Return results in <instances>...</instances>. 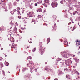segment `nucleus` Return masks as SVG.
Here are the masks:
<instances>
[{"label":"nucleus","instance_id":"obj_39","mask_svg":"<svg viewBox=\"0 0 80 80\" xmlns=\"http://www.w3.org/2000/svg\"><path fill=\"white\" fill-rule=\"evenodd\" d=\"M71 57H75V55H74L71 54Z\"/></svg>","mask_w":80,"mask_h":80},{"label":"nucleus","instance_id":"obj_30","mask_svg":"<svg viewBox=\"0 0 80 80\" xmlns=\"http://www.w3.org/2000/svg\"><path fill=\"white\" fill-rule=\"evenodd\" d=\"M16 10H18V11H19V12H20V11H19V10H20V8L19 7H18L17 8V9H16Z\"/></svg>","mask_w":80,"mask_h":80},{"label":"nucleus","instance_id":"obj_29","mask_svg":"<svg viewBox=\"0 0 80 80\" xmlns=\"http://www.w3.org/2000/svg\"><path fill=\"white\" fill-rule=\"evenodd\" d=\"M64 43L65 45H68V42H67L66 41H64Z\"/></svg>","mask_w":80,"mask_h":80},{"label":"nucleus","instance_id":"obj_63","mask_svg":"<svg viewBox=\"0 0 80 80\" xmlns=\"http://www.w3.org/2000/svg\"><path fill=\"white\" fill-rule=\"evenodd\" d=\"M34 24H35V22H34Z\"/></svg>","mask_w":80,"mask_h":80},{"label":"nucleus","instance_id":"obj_36","mask_svg":"<svg viewBox=\"0 0 80 80\" xmlns=\"http://www.w3.org/2000/svg\"><path fill=\"white\" fill-rule=\"evenodd\" d=\"M1 1H2V2H5V1H7H7H8V0H1Z\"/></svg>","mask_w":80,"mask_h":80},{"label":"nucleus","instance_id":"obj_54","mask_svg":"<svg viewBox=\"0 0 80 80\" xmlns=\"http://www.w3.org/2000/svg\"><path fill=\"white\" fill-rule=\"evenodd\" d=\"M31 72L32 73L33 72V71L32 70H31Z\"/></svg>","mask_w":80,"mask_h":80},{"label":"nucleus","instance_id":"obj_15","mask_svg":"<svg viewBox=\"0 0 80 80\" xmlns=\"http://www.w3.org/2000/svg\"><path fill=\"white\" fill-rule=\"evenodd\" d=\"M69 2H76L77 0H68Z\"/></svg>","mask_w":80,"mask_h":80},{"label":"nucleus","instance_id":"obj_23","mask_svg":"<svg viewBox=\"0 0 80 80\" xmlns=\"http://www.w3.org/2000/svg\"><path fill=\"white\" fill-rule=\"evenodd\" d=\"M5 65L6 66H8V65H9V63H8V62H6Z\"/></svg>","mask_w":80,"mask_h":80},{"label":"nucleus","instance_id":"obj_6","mask_svg":"<svg viewBox=\"0 0 80 80\" xmlns=\"http://www.w3.org/2000/svg\"><path fill=\"white\" fill-rule=\"evenodd\" d=\"M65 63L66 65H70V64L72 63V61H71V60L68 59L66 61Z\"/></svg>","mask_w":80,"mask_h":80},{"label":"nucleus","instance_id":"obj_2","mask_svg":"<svg viewBox=\"0 0 80 80\" xmlns=\"http://www.w3.org/2000/svg\"><path fill=\"white\" fill-rule=\"evenodd\" d=\"M61 55L65 58H68V53L67 52L64 51V52H61Z\"/></svg>","mask_w":80,"mask_h":80},{"label":"nucleus","instance_id":"obj_62","mask_svg":"<svg viewBox=\"0 0 80 80\" xmlns=\"http://www.w3.org/2000/svg\"><path fill=\"white\" fill-rule=\"evenodd\" d=\"M12 22H11V23H10V24H11V25H12Z\"/></svg>","mask_w":80,"mask_h":80},{"label":"nucleus","instance_id":"obj_25","mask_svg":"<svg viewBox=\"0 0 80 80\" xmlns=\"http://www.w3.org/2000/svg\"><path fill=\"white\" fill-rule=\"evenodd\" d=\"M2 30V31H4V30H5V27H1Z\"/></svg>","mask_w":80,"mask_h":80},{"label":"nucleus","instance_id":"obj_17","mask_svg":"<svg viewBox=\"0 0 80 80\" xmlns=\"http://www.w3.org/2000/svg\"><path fill=\"white\" fill-rule=\"evenodd\" d=\"M19 31L20 33H22V32H23V31H24V29L21 28V30H19Z\"/></svg>","mask_w":80,"mask_h":80},{"label":"nucleus","instance_id":"obj_31","mask_svg":"<svg viewBox=\"0 0 80 80\" xmlns=\"http://www.w3.org/2000/svg\"><path fill=\"white\" fill-rule=\"evenodd\" d=\"M27 68H24L22 70L23 72H25V70H27Z\"/></svg>","mask_w":80,"mask_h":80},{"label":"nucleus","instance_id":"obj_64","mask_svg":"<svg viewBox=\"0 0 80 80\" xmlns=\"http://www.w3.org/2000/svg\"><path fill=\"white\" fill-rule=\"evenodd\" d=\"M5 57H7V55H5Z\"/></svg>","mask_w":80,"mask_h":80},{"label":"nucleus","instance_id":"obj_46","mask_svg":"<svg viewBox=\"0 0 80 80\" xmlns=\"http://www.w3.org/2000/svg\"><path fill=\"white\" fill-rule=\"evenodd\" d=\"M69 10H72V8L71 7H70L69 8Z\"/></svg>","mask_w":80,"mask_h":80},{"label":"nucleus","instance_id":"obj_20","mask_svg":"<svg viewBox=\"0 0 80 80\" xmlns=\"http://www.w3.org/2000/svg\"><path fill=\"white\" fill-rule=\"evenodd\" d=\"M28 59H30V60H32V57H31V56L28 57L27 58V60H28Z\"/></svg>","mask_w":80,"mask_h":80},{"label":"nucleus","instance_id":"obj_48","mask_svg":"<svg viewBox=\"0 0 80 80\" xmlns=\"http://www.w3.org/2000/svg\"><path fill=\"white\" fill-rule=\"evenodd\" d=\"M78 53L79 55H80V51L78 52Z\"/></svg>","mask_w":80,"mask_h":80},{"label":"nucleus","instance_id":"obj_7","mask_svg":"<svg viewBox=\"0 0 80 80\" xmlns=\"http://www.w3.org/2000/svg\"><path fill=\"white\" fill-rule=\"evenodd\" d=\"M15 12H17L18 15H20V12H19V11L17 10L16 9L13 10V11H11L10 12V13H11L12 15H13V13H15Z\"/></svg>","mask_w":80,"mask_h":80},{"label":"nucleus","instance_id":"obj_38","mask_svg":"<svg viewBox=\"0 0 80 80\" xmlns=\"http://www.w3.org/2000/svg\"><path fill=\"white\" fill-rule=\"evenodd\" d=\"M35 20L34 19H32V23H33V22H35Z\"/></svg>","mask_w":80,"mask_h":80},{"label":"nucleus","instance_id":"obj_10","mask_svg":"<svg viewBox=\"0 0 80 80\" xmlns=\"http://www.w3.org/2000/svg\"><path fill=\"white\" fill-rule=\"evenodd\" d=\"M45 70L48 71V72H52V70L50 68H45Z\"/></svg>","mask_w":80,"mask_h":80},{"label":"nucleus","instance_id":"obj_52","mask_svg":"<svg viewBox=\"0 0 80 80\" xmlns=\"http://www.w3.org/2000/svg\"><path fill=\"white\" fill-rule=\"evenodd\" d=\"M20 0H16V1H18H18Z\"/></svg>","mask_w":80,"mask_h":80},{"label":"nucleus","instance_id":"obj_40","mask_svg":"<svg viewBox=\"0 0 80 80\" xmlns=\"http://www.w3.org/2000/svg\"><path fill=\"white\" fill-rule=\"evenodd\" d=\"M2 73L4 75H5V71L3 70L2 71Z\"/></svg>","mask_w":80,"mask_h":80},{"label":"nucleus","instance_id":"obj_47","mask_svg":"<svg viewBox=\"0 0 80 80\" xmlns=\"http://www.w3.org/2000/svg\"><path fill=\"white\" fill-rule=\"evenodd\" d=\"M59 74H62V72H59Z\"/></svg>","mask_w":80,"mask_h":80},{"label":"nucleus","instance_id":"obj_32","mask_svg":"<svg viewBox=\"0 0 80 80\" xmlns=\"http://www.w3.org/2000/svg\"><path fill=\"white\" fill-rule=\"evenodd\" d=\"M36 50V48H35L33 49L32 50V52H35V51Z\"/></svg>","mask_w":80,"mask_h":80},{"label":"nucleus","instance_id":"obj_14","mask_svg":"<svg viewBox=\"0 0 80 80\" xmlns=\"http://www.w3.org/2000/svg\"><path fill=\"white\" fill-rule=\"evenodd\" d=\"M5 3H1V5H0V8H1V7H4L5 6Z\"/></svg>","mask_w":80,"mask_h":80},{"label":"nucleus","instance_id":"obj_51","mask_svg":"<svg viewBox=\"0 0 80 80\" xmlns=\"http://www.w3.org/2000/svg\"><path fill=\"white\" fill-rule=\"evenodd\" d=\"M45 64H46V65L47 64V62H45Z\"/></svg>","mask_w":80,"mask_h":80},{"label":"nucleus","instance_id":"obj_28","mask_svg":"<svg viewBox=\"0 0 80 80\" xmlns=\"http://www.w3.org/2000/svg\"><path fill=\"white\" fill-rule=\"evenodd\" d=\"M39 45L40 47H42V46L43 44H42V43L40 42L39 43Z\"/></svg>","mask_w":80,"mask_h":80},{"label":"nucleus","instance_id":"obj_16","mask_svg":"<svg viewBox=\"0 0 80 80\" xmlns=\"http://www.w3.org/2000/svg\"><path fill=\"white\" fill-rule=\"evenodd\" d=\"M72 73L73 74H75V73H78V72L75 70H72Z\"/></svg>","mask_w":80,"mask_h":80},{"label":"nucleus","instance_id":"obj_1","mask_svg":"<svg viewBox=\"0 0 80 80\" xmlns=\"http://www.w3.org/2000/svg\"><path fill=\"white\" fill-rule=\"evenodd\" d=\"M12 28V30H14V31H15V32H16L17 34L18 35H19L20 33V31H17V28H16V26H15V25H13L11 27V28H10V29Z\"/></svg>","mask_w":80,"mask_h":80},{"label":"nucleus","instance_id":"obj_57","mask_svg":"<svg viewBox=\"0 0 80 80\" xmlns=\"http://www.w3.org/2000/svg\"><path fill=\"white\" fill-rule=\"evenodd\" d=\"M54 26L55 27V26H56V24H54Z\"/></svg>","mask_w":80,"mask_h":80},{"label":"nucleus","instance_id":"obj_26","mask_svg":"<svg viewBox=\"0 0 80 80\" xmlns=\"http://www.w3.org/2000/svg\"><path fill=\"white\" fill-rule=\"evenodd\" d=\"M0 65L2 67H3V64L2 62H0Z\"/></svg>","mask_w":80,"mask_h":80},{"label":"nucleus","instance_id":"obj_12","mask_svg":"<svg viewBox=\"0 0 80 80\" xmlns=\"http://www.w3.org/2000/svg\"><path fill=\"white\" fill-rule=\"evenodd\" d=\"M15 46H17V44H15L13 43V45L11 47V48H16V47L15 46Z\"/></svg>","mask_w":80,"mask_h":80},{"label":"nucleus","instance_id":"obj_53","mask_svg":"<svg viewBox=\"0 0 80 80\" xmlns=\"http://www.w3.org/2000/svg\"><path fill=\"white\" fill-rule=\"evenodd\" d=\"M29 43H32V42H29Z\"/></svg>","mask_w":80,"mask_h":80},{"label":"nucleus","instance_id":"obj_58","mask_svg":"<svg viewBox=\"0 0 80 80\" xmlns=\"http://www.w3.org/2000/svg\"><path fill=\"white\" fill-rule=\"evenodd\" d=\"M54 80H58V79H54Z\"/></svg>","mask_w":80,"mask_h":80},{"label":"nucleus","instance_id":"obj_4","mask_svg":"<svg viewBox=\"0 0 80 80\" xmlns=\"http://www.w3.org/2000/svg\"><path fill=\"white\" fill-rule=\"evenodd\" d=\"M44 4H43L42 5H44L45 7H47L48 5H50L49 3V0H45L44 1Z\"/></svg>","mask_w":80,"mask_h":80},{"label":"nucleus","instance_id":"obj_43","mask_svg":"<svg viewBox=\"0 0 80 80\" xmlns=\"http://www.w3.org/2000/svg\"><path fill=\"white\" fill-rule=\"evenodd\" d=\"M38 17L39 18H42V16L40 15H39L38 16Z\"/></svg>","mask_w":80,"mask_h":80},{"label":"nucleus","instance_id":"obj_35","mask_svg":"<svg viewBox=\"0 0 80 80\" xmlns=\"http://www.w3.org/2000/svg\"><path fill=\"white\" fill-rule=\"evenodd\" d=\"M60 3L61 4H63H63H64V3H63V1H61L60 2Z\"/></svg>","mask_w":80,"mask_h":80},{"label":"nucleus","instance_id":"obj_24","mask_svg":"<svg viewBox=\"0 0 80 80\" xmlns=\"http://www.w3.org/2000/svg\"><path fill=\"white\" fill-rule=\"evenodd\" d=\"M61 60H62V59H61L60 58H58L57 59L58 62H60V61H61Z\"/></svg>","mask_w":80,"mask_h":80},{"label":"nucleus","instance_id":"obj_42","mask_svg":"<svg viewBox=\"0 0 80 80\" xmlns=\"http://www.w3.org/2000/svg\"><path fill=\"white\" fill-rule=\"evenodd\" d=\"M30 8H31V9H32V8H33V6L31 5L30 6Z\"/></svg>","mask_w":80,"mask_h":80},{"label":"nucleus","instance_id":"obj_41","mask_svg":"<svg viewBox=\"0 0 80 80\" xmlns=\"http://www.w3.org/2000/svg\"><path fill=\"white\" fill-rule=\"evenodd\" d=\"M31 79H32V78H31L30 77H28L27 79L28 80H31Z\"/></svg>","mask_w":80,"mask_h":80},{"label":"nucleus","instance_id":"obj_61","mask_svg":"<svg viewBox=\"0 0 80 80\" xmlns=\"http://www.w3.org/2000/svg\"><path fill=\"white\" fill-rule=\"evenodd\" d=\"M52 58V59H54V58Z\"/></svg>","mask_w":80,"mask_h":80},{"label":"nucleus","instance_id":"obj_55","mask_svg":"<svg viewBox=\"0 0 80 80\" xmlns=\"http://www.w3.org/2000/svg\"><path fill=\"white\" fill-rule=\"evenodd\" d=\"M57 22H59V20H58Z\"/></svg>","mask_w":80,"mask_h":80},{"label":"nucleus","instance_id":"obj_56","mask_svg":"<svg viewBox=\"0 0 80 80\" xmlns=\"http://www.w3.org/2000/svg\"><path fill=\"white\" fill-rule=\"evenodd\" d=\"M24 10H22V12H24Z\"/></svg>","mask_w":80,"mask_h":80},{"label":"nucleus","instance_id":"obj_50","mask_svg":"<svg viewBox=\"0 0 80 80\" xmlns=\"http://www.w3.org/2000/svg\"><path fill=\"white\" fill-rule=\"evenodd\" d=\"M1 50H3V48H1Z\"/></svg>","mask_w":80,"mask_h":80},{"label":"nucleus","instance_id":"obj_49","mask_svg":"<svg viewBox=\"0 0 80 80\" xmlns=\"http://www.w3.org/2000/svg\"><path fill=\"white\" fill-rule=\"evenodd\" d=\"M16 25H18V24H17V22H16Z\"/></svg>","mask_w":80,"mask_h":80},{"label":"nucleus","instance_id":"obj_11","mask_svg":"<svg viewBox=\"0 0 80 80\" xmlns=\"http://www.w3.org/2000/svg\"><path fill=\"white\" fill-rule=\"evenodd\" d=\"M76 46H78V45H80V40H77L76 41Z\"/></svg>","mask_w":80,"mask_h":80},{"label":"nucleus","instance_id":"obj_13","mask_svg":"<svg viewBox=\"0 0 80 80\" xmlns=\"http://www.w3.org/2000/svg\"><path fill=\"white\" fill-rule=\"evenodd\" d=\"M8 5L9 6V9H11V8H12V7H13V6L12 5V4L11 3H10L9 4H8Z\"/></svg>","mask_w":80,"mask_h":80},{"label":"nucleus","instance_id":"obj_9","mask_svg":"<svg viewBox=\"0 0 80 80\" xmlns=\"http://www.w3.org/2000/svg\"><path fill=\"white\" fill-rule=\"evenodd\" d=\"M8 40L12 42H14V38L12 37H10V38H8Z\"/></svg>","mask_w":80,"mask_h":80},{"label":"nucleus","instance_id":"obj_34","mask_svg":"<svg viewBox=\"0 0 80 80\" xmlns=\"http://www.w3.org/2000/svg\"><path fill=\"white\" fill-rule=\"evenodd\" d=\"M38 11L39 12H42V9H39L38 10Z\"/></svg>","mask_w":80,"mask_h":80},{"label":"nucleus","instance_id":"obj_19","mask_svg":"<svg viewBox=\"0 0 80 80\" xmlns=\"http://www.w3.org/2000/svg\"><path fill=\"white\" fill-rule=\"evenodd\" d=\"M42 3V0H38L37 3L38 4H40Z\"/></svg>","mask_w":80,"mask_h":80},{"label":"nucleus","instance_id":"obj_27","mask_svg":"<svg viewBox=\"0 0 80 80\" xmlns=\"http://www.w3.org/2000/svg\"><path fill=\"white\" fill-rule=\"evenodd\" d=\"M50 42V39H49V38L48 39H47V43H48V42Z\"/></svg>","mask_w":80,"mask_h":80},{"label":"nucleus","instance_id":"obj_22","mask_svg":"<svg viewBox=\"0 0 80 80\" xmlns=\"http://www.w3.org/2000/svg\"><path fill=\"white\" fill-rule=\"evenodd\" d=\"M80 21V17L76 19V21Z\"/></svg>","mask_w":80,"mask_h":80},{"label":"nucleus","instance_id":"obj_3","mask_svg":"<svg viewBox=\"0 0 80 80\" xmlns=\"http://www.w3.org/2000/svg\"><path fill=\"white\" fill-rule=\"evenodd\" d=\"M33 65H34L32 64L31 62H29L28 64H27V66H28V67H29L30 70H33L34 68Z\"/></svg>","mask_w":80,"mask_h":80},{"label":"nucleus","instance_id":"obj_21","mask_svg":"<svg viewBox=\"0 0 80 80\" xmlns=\"http://www.w3.org/2000/svg\"><path fill=\"white\" fill-rule=\"evenodd\" d=\"M66 62V61H65V60H62V62H60V63H65Z\"/></svg>","mask_w":80,"mask_h":80},{"label":"nucleus","instance_id":"obj_18","mask_svg":"<svg viewBox=\"0 0 80 80\" xmlns=\"http://www.w3.org/2000/svg\"><path fill=\"white\" fill-rule=\"evenodd\" d=\"M41 52L43 53L45 52V50H44V48H42L41 49Z\"/></svg>","mask_w":80,"mask_h":80},{"label":"nucleus","instance_id":"obj_45","mask_svg":"<svg viewBox=\"0 0 80 80\" xmlns=\"http://www.w3.org/2000/svg\"><path fill=\"white\" fill-rule=\"evenodd\" d=\"M35 6H38V4H37V3H35Z\"/></svg>","mask_w":80,"mask_h":80},{"label":"nucleus","instance_id":"obj_8","mask_svg":"<svg viewBox=\"0 0 80 80\" xmlns=\"http://www.w3.org/2000/svg\"><path fill=\"white\" fill-rule=\"evenodd\" d=\"M51 5L52 7L53 8L56 7H57L58 6V3H57L55 2H52L51 4Z\"/></svg>","mask_w":80,"mask_h":80},{"label":"nucleus","instance_id":"obj_59","mask_svg":"<svg viewBox=\"0 0 80 80\" xmlns=\"http://www.w3.org/2000/svg\"><path fill=\"white\" fill-rule=\"evenodd\" d=\"M73 15H75V13H73Z\"/></svg>","mask_w":80,"mask_h":80},{"label":"nucleus","instance_id":"obj_37","mask_svg":"<svg viewBox=\"0 0 80 80\" xmlns=\"http://www.w3.org/2000/svg\"><path fill=\"white\" fill-rule=\"evenodd\" d=\"M66 78H69V77H70V76L69 75H66Z\"/></svg>","mask_w":80,"mask_h":80},{"label":"nucleus","instance_id":"obj_44","mask_svg":"<svg viewBox=\"0 0 80 80\" xmlns=\"http://www.w3.org/2000/svg\"><path fill=\"white\" fill-rule=\"evenodd\" d=\"M18 18L19 19H20V18H21V16H18Z\"/></svg>","mask_w":80,"mask_h":80},{"label":"nucleus","instance_id":"obj_60","mask_svg":"<svg viewBox=\"0 0 80 80\" xmlns=\"http://www.w3.org/2000/svg\"><path fill=\"white\" fill-rule=\"evenodd\" d=\"M26 18V19H28V18Z\"/></svg>","mask_w":80,"mask_h":80},{"label":"nucleus","instance_id":"obj_33","mask_svg":"<svg viewBox=\"0 0 80 80\" xmlns=\"http://www.w3.org/2000/svg\"><path fill=\"white\" fill-rule=\"evenodd\" d=\"M64 71L65 72H66L67 71H68V69H67V68H66L64 69Z\"/></svg>","mask_w":80,"mask_h":80},{"label":"nucleus","instance_id":"obj_5","mask_svg":"<svg viewBox=\"0 0 80 80\" xmlns=\"http://www.w3.org/2000/svg\"><path fill=\"white\" fill-rule=\"evenodd\" d=\"M35 16V14H34V13H33V12H29L28 14V17H34Z\"/></svg>","mask_w":80,"mask_h":80}]
</instances>
